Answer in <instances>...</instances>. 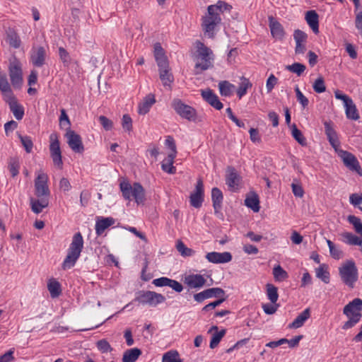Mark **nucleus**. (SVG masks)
<instances>
[{"label": "nucleus", "mask_w": 362, "mask_h": 362, "mask_svg": "<svg viewBox=\"0 0 362 362\" xmlns=\"http://www.w3.org/2000/svg\"><path fill=\"white\" fill-rule=\"evenodd\" d=\"M59 56L60 60L64 66H69L71 62V57L69 52L62 47L59 48Z\"/></svg>", "instance_id": "bf43d9fd"}, {"label": "nucleus", "mask_w": 362, "mask_h": 362, "mask_svg": "<svg viewBox=\"0 0 362 362\" xmlns=\"http://www.w3.org/2000/svg\"><path fill=\"white\" fill-rule=\"evenodd\" d=\"M232 6L222 1H218L216 4L208 6L207 11L210 13L216 11L218 13H223L225 11H230Z\"/></svg>", "instance_id": "a19ab883"}, {"label": "nucleus", "mask_w": 362, "mask_h": 362, "mask_svg": "<svg viewBox=\"0 0 362 362\" xmlns=\"http://www.w3.org/2000/svg\"><path fill=\"white\" fill-rule=\"evenodd\" d=\"M327 243L332 257L335 259H339L343 257V252L337 247L330 240H327Z\"/></svg>", "instance_id": "603ef678"}, {"label": "nucleus", "mask_w": 362, "mask_h": 362, "mask_svg": "<svg viewBox=\"0 0 362 362\" xmlns=\"http://www.w3.org/2000/svg\"><path fill=\"white\" fill-rule=\"evenodd\" d=\"M18 138L21 140V142L24 147L25 151L27 153H30L33 150V143L30 136H22L21 134H18Z\"/></svg>", "instance_id": "4d7b16f0"}, {"label": "nucleus", "mask_w": 362, "mask_h": 362, "mask_svg": "<svg viewBox=\"0 0 362 362\" xmlns=\"http://www.w3.org/2000/svg\"><path fill=\"white\" fill-rule=\"evenodd\" d=\"M159 70V76L165 87L171 88V84L174 81V77L169 67V63L158 66Z\"/></svg>", "instance_id": "4be33fe9"}, {"label": "nucleus", "mask_w": 362, "mask_h": 362, "mask_svg": "<svg viewBox=\"0 0 362 362\" xmlns=\"http://www.w3.org/2000/svg\"><path fill=\"white\" fill-rule=\"evenodd\" d=\"M59 124L61 127H64L69 129H70L71 122L69 119V117L64 109L61 110V115L59 117Z\"/></svg>", "instance_id": "0e129e2a"}, {"label": "nucleus", "mask_w": 362, "mask_h": 362, "mask_svg": "<svg viewBox=\"0 0 362 362\" xmlns=\"http://www.w3.org/2000/svg\"><path fill=\"white\" fill-rule=\"evenodd\" d=\"M97 348L103 353H107L112 351L109 342L106 339H100L96 343Z\"/></svg>", "instance_id": "e2e57ef3"}, {"label": "nucleus", "mask_w": 362, "mask_h": 362, "mask_svg": "<svg viewBox=\"0 0 362 362\" xmlns=\"http://www.w3.org/2000/svg\"><path fill=\"white\" fill-rule=\"evenodd\" d=\"M8 71L12 86L15 88H20L23 83L21 62L17 59H14L10 62Z\"/></svg>", "instance_id": "0eeeda50"}, {"label": "nucleus", "mask_w": 362, "mask_h": 362, "mask_svg": "<svg viewBox=\"0 0 362 362\" xmlns=\"http://www.w3.org/2000/svg\"><path fill=\"white\" fill-rule=\"evenodd\" d=\"M339 155L342 158L344 165L351 170H354L360 175L361 167L356 157L351 153L346 151L340 150Z\"/></svg>", "instance_id": "4468645a"}, {"label": "nucleus", "mask_w": 362, "mask_h": 362, "mask_svg": "<svg viewBox=\"0 0 362 362\" xmlns=\"http://www.w3.org/2000/svg\"><path fill=\"white\" fill-rule=\"evenodd\" d=\"M141 354V351L138 348L127 349L124 352L122 362H135Z\"/></svg>", "instance_id": "c9c22d12"}, {"label": "nucleus", "mask_w": 362, "mask_h": 362, "mask_svg": "<svg viewBox=\"0 0 362 362\" xmlns=\"http://www.w3.org/2000/svg\"><path fill=\"white\" fill-rule=\"evenodd\" d=\"M156 103L155 96L153 94L147 95L139 105V113L145 115L149 112L151 107Z\"/></svg>", "instance_id": "c756f323"}, {"label": "nucleus", "mask_w": 362, "mask_h": 362, "mask_svg": "<svg viewBox=\"0 0 362 362\" xmlns=\"http://www.w3.org/2000/svg\"><path fill=\"white\" fill-rule=\"evenodd\" d=\"M47 288L51 297L53 298L58 297L62 293L60 284L54 279L49 281Z\"/></svg>", "instance_id": "ea45409f"}, {"label": "nucleus", "mask_w": 362, "mask_h": 362, "mask_svg": "<svg viewBox=\"0 0 362 362\" xmlns=\"http://www.w3.org/2000/svg\"><path fill=\"white\" fill-rule=\"evenodd\" d=\"M221 21V18L219 16V13L216 11H214L211 13L208 11V16L203 18V30L206 33H208L209 37H214L213 31L215 27L219 24Z\"/></svg>", "instance_id": "6e6552de"}, {"label": "nucleus", "mask_w": 362, "mask_h": 362, "mask_svg": "<svg viewBox=\"0 0 362 362\" xmlns=\"http://www.w3.org/2000/svg\"><path fill=\"white\" fill-rule=\"evenodd\" d=\"M79 257L80 255L68 251L67 255L62 263L63 269L66 270L73 267Z\"/></svg>", "instance_id": "a18cd8bd"}, {"label": "nucleus", "mask_w": 362, "mask_h": 362, "mask_svg": "<svg viewBox=\"0 0 362 362\" xmlns=\"http://www.w3.org/2000/svg\"><path fill=\"white\" fill-rule=\"evenodd\" d=\"M119 188L125 199L130 201L134 199L137 204L144 203L145 191L140 183L134 182L132 185L128 181L124 180L120 182Z\"/></svg>", "instance_id": "7ed1b4c3"}, {"label": "nucleus", "mask_w": 362, "mask_h": 362, "mask_svg": "<svg viewBox=\"0 0 362 362\" xmlns=\"http://www.w3.org/2000/svg\"><path fill=\"white\" fill-rule=\"evenodd\" d=\"M240 81L241 82L237 89V95L240 99L247 93V89L252 86V84L249 79L244 76L240 78Z\"/></svg>", "instance_id": "c03bdc74"}, {"label": "nucleus", "mask_w": 362, "mask_h": 362, "mask_svg": "<svg viewBox=\"0 0 362 362\" xmlns=\"http://www.w3.org/2000/svg\"><path fill=\"white\" fill-rule=\"evenodd\" d=\"M305 20L314 33H319V16L315 11H308L305 13Z\"/></svg>", "instance_id": "cd10ccee"}, {"label": "nucleus", "mask_w": 362, "mask_h": 362, "mask_svg": "<svg viewBox=\"0 0 362 362\" xmlns=\"http://www.w3.org/2000/svg\"><path fill=\"white\" fill-rule=\"evenodd\" d=\"M245 204L255 212H258L260 209L258 195L255 193L246 197Z\"/></svg>", "instance_id": "58836bf2"}, {"label": "nucleus", "mask_w": 362, "mask_h": 362, "mask_svg": "<svg viewBox=\"0 0 362 362\" xmlns=\"http://www.w3.org/2000/svg\"><path fill=\"white\" fill-rule=\"evenodd\" d=\"M356 17H355V27L358 31L359 34L362 37V11H355Z\"/></svg>", "instance_id": "774afa93"}, {"label": "nucleus", "mask_w": 362, "mask_h": 362, "mask_svg": "<svg viewBox=\"0 0 362 362\" xmlns=\"http://www.w3.org/2000/svg\"><path fill=\"white\" fill-rule=\"evenodd\" d=\"M206 259L214 264H223L231 261L232 255L229 252H211L206 255Z\"/></svg>", "instance_id": "a211bd4d"}, {"label": "nucleus", "mask_w": 362, "mask_h": 362, "mask_svg": "<svg viewBox=\"0 0 362 362\" xmlns=\"http://www.w3.org/2000/svg\"><path fill=\"white\" fill-rule=\"evenodd\" d=\"M83 247V239L81 233H76L74 234L72 238L71 243L68 250L69 252L81 255V252Z\"/></svg>", "instance_id": "bb28decb"}, {"label": "nucleus", "mask_w": 362, "mask_h": 362, "mask_svg": "<svg viewBox=\"0 0 362 362\" xmlns=\"http://www.w3.org/2000/svg\"><path fill=\"white\" fill-rule=\"evenodd\" d=\"M305 69L306 67L304 64L298 62L293 63V64L286 66V69L296 74L298 76H300Z\"/></svg>", "instance_id": "13d9d810"}, {"label": "nucleus", "mask_w": 362, "mask_h": 362, "mask_svg": "<svg viewBox=\"0 0 362 362\" xmlns=\"http://www.w3.org/2000/svg\"><path fill=\"white\" fill-rule=\"evenodd\" d=\"M6 41L11 47L15 49L19 48L21 44L18 35L11 29L6 33Z\"/></svg>", "instance_id": "4c0bfd02"}, {"label": "nucleus", "mask_w": 362, "mask_h": 362, "mask_svg": "<svg viewBox=\"0 0 362 362\" xmlns=\"http://www.w3.org/2000/svg\"><path fill=\"white\" fill-rule=\"evenodd\" d=\"M223 193L217 187H214L211 190V199L215 214H218L222 208Z\"/></svg>", "instance_id": "c85d7f7f"}, {"label": "nucleus", "mask_w": 362, "mask_h": 362, "mask_svg": "<svg viewBox=\"0 0 362 362\" xmlns=\"http://www.w3.org/2000/svg\"><path fill=\"white\" fill-rule=\"evenodd\" d=\"M203 99L215 109L220 110L223 108V103L219 100L218 97L209 88L201 90Z\"/></svg>", "instance_id": "f3484780"}, {"label": "nucleus", "mask_w": 362, "mask_h": 362, "mask_svg": "<svg viewBox=\"0 0 362 362\" xmlns=\"http://www.w3.org/2000/svg\"><path fill=\"white\" fill-rule=\"evenodd\" d=\"M8 168L13 177H16L19 173L20 163L17 158H10L8 160Z\"/></svg>", "instance_id": "09e8293b"}, {"label": "nucleus", "mask_w": 362, "mask_h": 362, "mask_svg": "<svg viewBox=\"0 0 362 362\" xmlns=\"http://www.w3.org/2000/svg\"><path fill=\"white\" fill-rule=\"evenodd\" d=\"M316 276L321 279L324 283L328 284L330 280V274L325 264H322L316 269Z\"/></svg>", "instance_id": "37998d69"}, {"label": "nucleus", "mask_w": 362, "mask_h": 362, "mask_svg": "<svg viewBox=\"0 0 362 362\" xmlns=\"http://www.w3.org/2000/svg\"><path fill=\"white\" fill-rule=\"evenodd\" d=\"M37 198V199L33 197L30 199V208L36 214L41 213L43 209L47 207L49 205V198L43 197Z\"/></svg>", "instance_id": "393cba45"}, {"label": "nucleus", "mask_w": 362, "mask_h": 362, "mask_svg": "<svg viewBox=\"0 0 362 362\" xmlns=\"http://www.w3.org/2000/svg\"><path fill=\"white\" fill-rule=\"evenodd\" d=\"M225 296V291L221 288H211L194 295V300L197 303H202L204 300L211 298H219Z\"/></svg>", "instance_id": "9b49d317"}, {"label": "nucleus", "mask_w": 362, "mask_h": 362, "mask_svg": "<svg viewBox=\"0 0 362 362\" xmlns=\"http://www.w3.org/2000/svg\"><path fill=\"white\" fill-rule=\"evenodd\" d=\"M162 362H182L179 354L176 351H170L164 354Z\"/></svg>", "instance_id": "864d4df0"}, {"label": "nucleus", "mask_w": 362, "mask_h": 362, "mask_svg": "<svg viewBox=\"0 0 362 362\" xmlns=\"http://www.w3.org/2000/svg\"><path fill=\"white\" fill-rule=\"evenodd\" d=\"M122 126L126 131L132 130V119L129 115H124L122 117Z\"/></svg>", "instance_id": "69168bd1"}, {"label": "nucleus", "mask_w": 362, "mask_h": 362, "mask_svg": "<svg viewBox=\"0 0 362 362\" xmlns=\"http://www.w3.org/2000/svg\"><path fill=\"white\" fill-rule=\"evenodd\" d=\"M226 334V329H223L219 332H216L211 337V341H210V348L214 349L216 348L219 342L221 341V339L224 337Z\"/></svg>", "instance_id": "5fc2aeb1"}, {"label": "nucleus", "mask_w": 362, "mask_h": 362, "mask_svg": "<svg viewBox=\"0 0 362 362\" xmlns=\"http://www.w3.org/2000/svg\"><path fill=\"white\" fill-rule=\"evenodd\" d=\"M219 91L223 96H230L235 88V86L228 81H222L218 83Z\"/></svg>", "instance_id": "79ce46f5"}, {"label": "nucleus", "mask_w": 362, "mask_h": 362, "mask_svg": "<svg viewBox=\"0 0 362 362\" xmlns=\"http://www.w3.org/2000/svg\"><path fill=\"white\" fill-rule=\"evenodd\" d=\"M66 136L68 139L67 143L69 147L74 152L82 153L84 151L82 140L79 134H76L73 130L69 129L66 133Z\"/></svg>", "instance_id": "ddd939ff"}, {"label": "nucleus", "mask_w": 362, "mask_h": 362, "mask_svg": "<svg viewBox=\"0 0 362 362\" xmlns=\"http://www.w3.org/2000/svg\"><path fill=\"white\" fill-rule=\"evenodd\" d=\"M310 311L309 308H306L301 313H300L296 318L289 325V328H299L302 327L304 322L310 317Z\"/></svg>", "instance_id": "f704fd0d"}, {"label": "nucleus", "mask_w": 362, "mask_h": 362, "mask_svg": "<svg viewBox=\"0 0 362 362\" xmlns=\"http://www.w3.org/2000/svg\"><path fill=\"white\" fill-rule=\"evenodd\" d=\"M292 136L293 138L298 142L299 144H300L303 146H305L307 145L306 139L303 135L300 130H299L296 125L295 124L292 126V132H291Z\"/></svg>", "instance_id": "3c124183"}, {"label": "nucleus", "mask_w": 362, "mask_h": 362, "mask_svg": "<svg viewBox=\"0 0 362 362\" xmlns=\"http://www.w3.org/2000/svg\"><path fill=\"white\" fill-rule=\"evenodd\" d=\"M195 47L197 49L195 69L203 71L211 68L214 61V54L211 49L199 40L195 42Z\"/></svg>", "instance_id": "f257e3e1"}, {"label": "nucleus", "mask_w": 362, "mask_h": 362, "mask_svg": "<svg viewBox=\"0 0 362 362\" xmlns=\"http://www.w3.org/2000/svg\"><path fill=\"white\" fill-rule=\"evenodd\" d=\"M295 92H296L297 100L299 102V103L301 105V106L303 108L307 107L308 105V103H309V100L303 94V93L300 90V89H299V88L298 86H296Z\"/></svg>", "instance_id": "052dcab7"}, {"label": "nucleus", "mask_w": 362, "mask_h": 362, "mask_svg": "<svg viewBox=\"0 0 362 362\" xmlns=\"http://www.w3.org/2000/svg\"><path fill=\"white\" fill-rule=\"evenodd\" d=\"M348 221L353 225L356 233L362 237V223L361 219L356 216L349 215L347 218Z\"/></svg>", "instance_id": "8fccbe9b"}, {"label": "nucleus", "mask_w": 362, "mask_h": 362, "mask_svg": "<svg viewBox=\"0 0 362 362\" xmlns=\"http://www.w3.org/2000/svg\"><path fill=\"white\" fill-rule=\"evenodd\" d=\"M268 19L272 36L276 40H283L286 33L282 25L272 16H269Z\"/></svg>", "instance_id": "2eb2a0df"}, {"label": "nucleus", "mask_w": 362, "mask_h": 362, "mask_svg": "<svg viewBox=\"0 0 362 362\" xmlns=\"http://www.w3.org/2000/svg\"><path fill=\"white\" fill-rule=\"evenodd\" d=\"M5 101L8 104L10 110L13 114L16 119L21 120L24 116V108L19 104L14 96H9Z\"/></svg>", "instance_id": "5701e85b"}, {"label": "nucleus", "mask_w": 362, "mask_h": 362, "mask_svg": "<svg viewBox=\"0 0 362 362\" xmlns=\"http://www.w3.org/2000/svg\"><path fill=\"white\" fill-rule=\"evenodd\" d=\"M134 301L141 305H148L151 307H156L158 304L165 301V297L160 293L151 291H139L136 293Z\"/></svg>", "instance_id": "39448f33"}, {"label": "nucleus", "mask_w": 362, "mask_h": 362, "mask_svg": "<svg viewBox=\"0 0 362 362\" xmlns=\"http://www.w3.org/2000/svg\"><path fill=\"white\" fill-rule=\"evenodd\" d=\"M154 57L158 66H162L163 64L168 63L164 49L159 42L154 45Z\"/></svg>", "instance_id": "473e14b6"}, {"label": "nucleus", "mask_w": 362, "mask_h": 362, "mask_svg": "<svg viewBox=\"0 0 362 362\" xmlns=\"http://www.w3.org/2000/svg\"><path fill=\"white\" fill-rule=\"evenodd\" d=\"M50 140L49 151L51 158L53 160L54 165L59 169H62L63 166L62 152L57 135L55 134H52L50 135Z\"/></svg>", "instance_id": "1a4fd4ad"}, {"label": "nucleus", "mask_w": 362, "mask_h": 362, "mask_svg": "<svg viewBox=\"0 0 362 362\" xmlns=\"http://www.w3.org/2000/svg\"><path fill=\"white\" fill-rule=\"evenodd\" d=\"M272 274L276 281H283L288 277V273L279 264L274 267Z\"/></svg>", "instance_id": "de8ad7c7"}, {"label": "nucleus", "mask_w": 362, "mask_h": 362, "mask_svg": "<svg viewBox=\"0 0 362 362\" xmlns=\"http://www.w3.org/2000/svg\"><path fill=\"white\" fill-rule=\"evenodd\" d=\"M345 107V114L348 119L352 120H358L359 119V114L352 99L344 105Z\"/></svg>", "instance_id": "7c9ffc66"}, {"label": "nucleus", "mask_w": 362, "mask_h": 362, "mask_svg": "<svg viewBox=\"0 0 362 362\" xmlns=\"http://www.w3.org/2000/svg\"><path fill=\"white\" fill-rule=\"evenodd\" d=\"M0 90L4 96V100L8 98L9 96H13L10 84L5 74H0Z\"/></svg>", "instance_id": "e433bc0d"}, {"label": "nucleus", "mask_w": 362, "mask_h": 362, "mask_svg": "<svg viewBox=\"0 0 362 362\" xmlns=\"http://www.w3.org/2000/svg\"><path fill=\"white\" fill-rule=\"evenodd\" d=\"M293 38L296 42L295 53L296 54H304L306 51L308 35L298 29L293 33Z\"/></svg>", "instance_id": "dca6fc26"}, {"label": "nucleus", "mask_w": 362, "mask_h": 362, "mask_svg": "<svg viewBox=\"0 0 362 362\" xmlns=\"http://www.w3.org/2000/svg\"><path fill=\"white\" fill-rule=\"evenodd\" d=\"M46 51L42 46L32 49L30 60L32 64L37 67H41L45 62Z\"/></svg>", "instance_id": "412c9836"}, {"label": "nucleus", "mask_w": 362, "mask_h": 362, "mask_svg": "<svg viewBox=\"0 0 362 362\" xmlns=\"http://www.w3.org/2000/svg\"><path fill=\"white\" fill-rule=\"evenodd\" d=\"M115 223V219L112 217H98L95 223V233L98 235H101L104 231Z\"/></svg>", "instance_id": "b1692460"}, {"label": "nucleus", "mask_w": 362, "mask_h": 362, "mask_svg": "<svg viewBox=\"0 0 362 362\" xmlns=\"http://www.w3.org/2000/svg\"><path fill=\"white\" fill-rule=\"evenodd\" d=\"M190 204L196 209H199L202 206L204 201V185L201 179H199L195 190L190 194L189 197Z\"/></svg>", "instance_id": "f8f14e48"}, {"label": "nucleus", "mask_w": 362, "mask_h": 362, "mask_svg": "<svg viewBox=\"0 0 362 362\" xmlns=\"http://www.w3.org/2000/svg\"><path fill=\"white\" fill-rule=\"evenodd\" d=\"M175 157L176 154H175V153H170L168 155V157L163 160L161 164V168L163 171L169 174H175L176 173V168L173 166Z\"/></svg>", "instance_id": "2f4dec72"}, {"label": "nucleus", "mask_w": 362, "mask_h": 362, "mask_svg": "<svg viewBox=\"0 0 362 362\" xmlns=\"http://www.w3.org/2000/svg\"><path fill=\"white\" fill-rule=\"evenodd\" d=\"M48 175L42 170L37 172V175L34 181L35 195L37 197H47L50 196V190L48 186Z\"/></svg>", "instance_id": "423d86ee"}, {"label": "nucleus", "mask_w": 362, "mask_h": 362, "mask_svg": "<svg viewBox=\"0 0 362 362\" xmlns=\"http://www.w3.org/2000/svg\"><path fill=\"white\" fill-rule=\"evenodd\" d=\"M266 287L267 295L269 300L271 301L272 303L275 304L279 298L277 287L272 284H267Z\"/></svg>", "instance_id": "49530a36"}, {"label": "nucleus", "mask_w": 362, "mask_h": 362, "mask_svg": "<svg viewBox=\"0 0 362 362\" xmlns=\"http://www.w3.org/2000/svg\"><path fill=\"white\" fill-rule=\"evenodd\" d=\"M172 107L182 118L191 120L195 117V110L191 106L184 104L180 99H175L172 103Z\"/></svg>", "instance_id": "9d476101"}, {"label": "nucleus", "mask_w": 362, "mask_h": 362, "mask_svg": "<svg viewBox=\"0 0 362 362\" xmlns=\"http://www.w3.org/2000/svg\"><path fill=\"white\" fill-rule=\"evenodd\" d=\"M342 241L349 245H358L362 247V239L350 232H344L341 234Z\"/></svg>", "instance_id": "72a5a7b5"}, {"label": "nucleus", "mask_w": 362, "mask_h": 362, "mask_svg": "<svg viewBox=\"0 0 362 362\" xmlns=\"http://www.w3.org/2000/svg\"><path fill=\"white\" fill-rule=\"evenodd\" d=\"M291 188H292V192L295 197H300V198L303 197L304 190H303L301 185L293 182L291 184Z\"/></svg>", "instance_id": "338daca9"}, {"label": "nucleus", "mask_w": 362, "mask_h": 362, "mask_svg": "<svg viewBox=\"0 0 362 362\" xmlns=\"http://www.w3.org/2000/svg\"><path fill=\"white\" fill-rule=\"evenodd\" d=\"M206 282V279L201 274H189L184 279V283L189 288H201L205 285Z\"/></svg>", "instance_id": "aec40b11"}, {"label": "nucleus", "mask_w": 362, "mask_h": 362, "mask_svg": "<svg viewBox=\"0 0 362 362\" xmlns=\"http://www.w3.org/2000/svg\"><path fill=\"white\" fill-rule=\"evenodd\" d=\"M325 134L330 145L333 148L338 151V148L340 146V141L338 138V135L334 128L332 127L331 123L328 122H324Z\"/></svg>", "instance_id": "6ab92c4d"}, {"label": "nucleus", "mask_w": 362, "mask_h": 362, "mask_svg": "<svg viewBox=\"0 0 362 362\" xmlns=\"http://www.w3.org/2000/svg\"><path fill=\"white\" fill-rule=\"evenodd\" d=\"M177 251L183 256V257H190L194 254V251L186 247V245L181 241L179 240L176 245Z\"/></svg>", "instance_id": "6e6d98bb"}, {"label": "nucleus", "mask_w": 362, "mask_h": 362, "mask_svg": "<svg viewBox=\"0 0 362 362\" xmlns=\"http://www.w3.org/2000/svg\"><path fill=\"white\" fill-rule=\"evenodd\" d=\"M339 274L343 283L353 288L358 278V269L355 262L353 260H347L339 267Z\"/></svg>", "instance_id": "20e7f679"}, {"label": "nucleus", "mask_w": 362, "mask_h": 362, "mask_svg": "<svg viewBox=\"0 0 362 362\" xmlns=\"http://www.w3.org/2000/svg\"><path fill=\"white\" fill-rule=\"evenodd\" d=\"M362 300L361 298H354L349 302L343 309V313L349 318V320L342 325L344 330L354 327L358 323L362 317Z\"/></svg>", "instance_id": "f03ea898"}, {"label": "nucleus", "mask_w": 362, "mask_h": 362, "mask_svg": "<svg viewBox=\"0 0 362 362\" xmlns=\"http://www.w3.org/2000/svg\"><path fill=\"white\" fill-rule=\"evenodd\" d=\"M227 173L226 184L228 186L233 189L238 188L240 181V176L238 175L236 170L233 167H228Z\"/></svg>", "instance_id": "a878e982"}, {"label": "nucleus", "mask_w": 362, "mask_h": 362, "mask_svg": "<svg viewBox=\"0 0 362 362\" xmlns=\"http://www.w3.org/2000/svg\"><path fill=\"white\" fill-rule=\"evenodd\" d=\"M314 90L317 93H321L325 91L326 86L325 85L324 79L320 77L315 80L313 85Z\"/></svg>", "instance_id": "680f3d73"}]
</instances>
